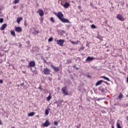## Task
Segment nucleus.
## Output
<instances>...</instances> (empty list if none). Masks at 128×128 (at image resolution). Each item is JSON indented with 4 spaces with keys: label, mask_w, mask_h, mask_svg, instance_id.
<instances>
[{
    "label": "nucleus",
    "mask_w": 128,
    "mask_h": 128,
    "mask_svg": "<svg viewBox=\"0 0 128 128\" xmlns=\"http://www.w3.org/2000/svg\"><path fill=\"white\" fill-rule=\"evenodd\" d=\"M42 72L46 75L50 74V69L48 68H44L43 69Z\"/></svg>",
    "instance_id": "obj_1"
},
{
    "label": "nucleus",
    "mask_w": 128,
    "mask_h": 128,
    "mask_svg": "<svg viewBox=\"0 0 128 128\" xmlns=\"http://www.w3.org/2000/svg\"><path fill=\"white\" fill-rule=\"evenodd\" d=\"M116 18L118 20H120L121 22H124L126 18L122 16V14H118L116 16Z\"/></svg>",
    "instance_id": "obj_2"
},
{
    "label": "nucleus",
    "mask_w": 128,
    "mask_h": 128,
    "mask_svg": "<svg viewBox=\"0 0 128 128\" xmlns=\"http://www.w3.org/2000/svg\"><path fill=\"white\" fill-rule=\"evenodd\" d=\"M56 42L58 46H62L64 42V40L60 39L59 40H57Z\"/></svg>",
    "instance_id": "obj_3"
},
{
    "label": "nucleus",
    "mask_w": 128,
    "mask_h": 128,
    "mask_svg": "<svg viewBox=\"0 0 128 128\" xmlns=\"http://www.w3.org/2000/svg\"><path fill=\"white\" fill-rule=\"evenodd\" d=\"M57 18H58V20H60L64 18V14L62 12H58L57 14Z\"/></svg>",
    "instance_id": "obj_4"
},
{
    "label": "nucleus",
    "mask_w": 128,
    "mask_h": 128,
    "mask_svg": "<svg viewBox=\"0 0 128 128\" xmlns=\"http://www.w3.org/2000/svg\"><path fill=\"white\" fill-rule=\"evenodd\" d=\"M62 91L64 96H68V90H66V86L62 88Z\"/></svg>",
    "instance_id": "obj_5"
},
{
    "label": "nucleus",
    "mask_w": 128,
    "mask_h": 128,
    "mask_svg": "<svg viewBox=\"0 0 128 128\" xmlns=\"http://www.w3.org/2000/svg\"><path fill=\"white\" fill-rule=\"evenodd\" d=\"M60 21L62 22H64V24H70V20H68V19H66V18H62Z\"/></svg>",
    "instance_id": "obj_6"
},
{
    "label": "nucleus",
    "mask_w": 128,
    "mask_h": 128,
    "mask_svg": "<svg viewBox=\"0 0 128 128\" xmlns=\"http://www.w3.org/2000/svg\"><path fill=\"white\" fill-rule=\"evenodd\" d=\"M37 12H38L40 16H44V10L41 9H39L37 11Z\"/></svg>",
    "instance_id": "obj_7"
},
{
    "label": "nucleus",
    "mask_w": 128,
    "mask_h": 128,
    "mask_svg": "<svg viewBox=\"0 0 128 128\" xmlns=\"http://www.w3.org/2000/svg\"><path fill=\"white\" fill-rule=\"evenodd\" d=\"M50 66L51 68H52L56 72H58L60 71V68H58V67H54L52 64Z\"/></svg>",
    "instance_id": "obj_8"
},
{
    "label": "nucleus",
    "mask_w": 128,
    "mask_h": 128,
    "mask_svg": "<svg viewBox=\"0 0 128 128\" xmlns=\"http://www.w3.org/2000/svg\"><path fill=\"white\" fill-rule=\"evenodd\" d=\"M15 30L17 32H22V28L18 26L15 28Z\"/></svg>",
    "instance_id": "obj_9"
},
{
    "label": "nucleus",
    "mask_w": 128,
    "mask_h": 128,
    "mask_svg": "<svg viewBox=\"0 0 128 128\" xmlns=\"http://www.w3.org/2000/svg\"><path fill=\"white\" fill-rule=\"evenodd\" d=\"M6 26H8V24L6 23L3 24L0 28V30H4L6 29Z\"/></svg>",
    "instance_id": "obj_10"
},
{
    "label": "nucleus",
    "mask_w": 128,
    "mask_h": 128,
    "mask_svg": "<svg viewBox=\"0 0 128 128\" xmlns=\"http://www.w3.org/2000/svg\"><path fill=\"white\" fill-rule=\"evenodd\" d=\"M94 60V58L88 56L86 60V62H90V61Z\"/></svg>",
    "instance_id": "obj_11"
},
{
    "label": "nucleus",
    "mask_w": 128,
    "mask_h": 128,
    "mask_svg": "<svg viewBox=\"0 0 128 128\" xmlns=\"http://www.w3.org/2000/svg\"><path fill=\"white\" fill-rule=\"evenodd\" d=\"M50 125V123L48 120H46L45 122L43 124L44 126L48 127V126Z\"/></svg>",
    "instance_id": "obj_12"
},
{
    "label": "nucleus",
    "mask_w": 128,
    "mask_h": 128,
    "mask_svg": "<svg viewBox=\"0 0 128 128\" xmlns=\"http://www.w3.org/2000/svg\"><path fill=\"white\" fill-rule=\"evenodd\" d=\"M29 66H31V68H32L36 66V62L34 61H31L29 62Z\"/></svg>",
    "instance_id": "obj_13"
},
{
    "label": "nucleus",
    "mask_w": 128,
    "mask_h": 128,
    "mask_svg": "<svg viewBox=\"0 0 128 128\" xmlns=\"http://www.w3.org/2000/svg\"><path fill=\"white\" fill-rule=\"evenodd\" d=\"M103 82H104V80H100L97 82L96 84V86H100V84H102Z\"/></svg>",
    "instance_id": "obj_14"
},
{
    "label": "nucleus",
    "mask_w": 128,
    "mask_h": 128,
    "mask_svg": "<svg viewBox=\"0 0 128 128\" xmlns=\"http://www.w3.org/2000/svg\"><path fill=\"white\" fill-rule=\"evenodd\" d=\"M70 6V4L68 2H66L64 4V6L65 8H68Z\"/></svg>",
    "instance_id": "obj_15"
},
{
    "label": "nucleus",
    "mask_w": 128,
    "mask_h": 128,
    "mask_svg": "<svg viewBox=\"0 0 128 128\" xmlns=\"http://www.w3.org/2000/svg\"><path fill=\"white\" fill-rule=\"evenodd\" d=\"M102 78L106 80H108V82H110V78L106 76H102Z\"/></svg>",
    "instance_id": "obj_16"
},
{
    "label": "nucleus",
    "mask_w": 128,
    "mask_h": 128,
    "mask_svg": "<svg viewBox=\"0 0 128 128\" xmlns=\"http://www.w3.org/2000/svg\"><path fill=\"white\" fill-rule=\"evenodd\" d=\"M21 20H22V18H17L16 22L18 24H20L21 22Z\"/></svg>",
    "instance_id": "obj_17"
},
{
    "label": "nucleus",
    "mask_w": 128,
    "mask_h": 128,
    "mask_svg": "<svg viewBox=\"0 0 128 128\" xmlns=\"http://www.w3.org/2000/svg\"><path fill=\"white\" fill-rule=\"evenodd\" d=\"M96 100L100 102V100H106V98H96Z\"/></svg>",
    "instance_id": "obj_18"
},
{
    "label": "nucleus",
    "mask_w": 128,
    "mask_h": 128,
    "mask_svg": "<svg viewBox=\"0 0 128 128\" xmlns=\"http://www.w3.org/2000/svg\"><path fill=\"white\" fill-rule=\"evenodd\" d=\"M124 98V95H122V94L121 93H120L119 94V96H118V98H119V100H120V98Z\"/></svg>",
    "instance_id": "obj_19"
},
{
    "label": "nucleus",
    "mask_w": 128,
    "mask_h": 128,
    "mask_svg": "<svg viewBox=\"0 0 128 128\" xmlns=\"http://www.w3.org/2000/svg\"><path fill=\"white\" fill-rule=\"evenodd\" d=\"M10 34L12 36H16V32H14V31L11 30Z\"/></svg>",
    "instance_id": "obj_20"
},
{
    "label": "nucleus",
    "mask_w": 128,
    "mask_h": 128,
    "mask_svg": "<svg viewBox=\"0 0 128 128\" xmlns=\"http://www.w3.org/2000/svg\"><path fill=\"white\" fill-rule=\"evenodd\" d=\"M52 100V95L50 94L47 97V100L48 102H50Z\"/></svg>",
    "instance_id": "obj_21"
},
{
    "label": "nucleus",
    "mask_w": 128,
    "mask_h": 128,
    "mask_svg": "<svg viewBox=\"0 0 128 128\" xmlns=\"http://www.w3.org/2000/svg\"><path fill=\"white\" fill-rule=\"evenodd\" d=\"M34 116V112H30L28 114V116Z\"/></svg>",
    "instance_id": "obj_22"
},
{
    "label": "nucleus",
    "mask_w": 128,
    "mask_h": 128,
    "mask_svg": "<svg viewBox=\"0 0 128 128\" xmlns=\"http://www.w3.org/2000/svg\"><path fill=\"white\" fill-rule=\"evenodd\" d=\"M78 40H77L76 42H74V41H72L71 42L72 44H78Z\"/></svg>",
    "instance_id": "obj_23"
},
{
    "label": "nucleus",
    "mask_w": 128,
    "mask_h": 128,
    "mask_svg": "<svg viewBox=\"0 0 128 128\" xmlns=\"http://www.w3.org/2000/svg\"><path fill=\"white\" fill-rule=\"evenodd\" d=\"M50 22H56V20H54V17H51L50 18Z\"/></svg>",
    "instance_id": "obj_24"
},
{
    "label": "nucleus",
    "mask_w": 128,
    "mask_h": 128,
    "mask_svg": "<svg viewBox=\"0 0 128 128\" xmlns=\"http://www.w3.org/2000/svg\"><path fill=\"white\" fill-rule=\"evenodd\" d=\"M52 40H54V38L52 37H51V38H48V42H52Z\"/></svg>",
    "instance_id": "obj_25"
},
{
    "label": "nucleus",
    "mask_w": 128,
    "mask_h": 128,
    "mask_svg": "<svg viewBox=\"0 0 128 128\" xmlns=\"http://www.w3.org/2000/svg\"><path fill=\"white\" fill-rule=\"evenodd\" d=\"M101 92H106V88H101Z\"/></svg>",
    "instance_id": "obj_26"
},
{
    "label": "nucleus",
    "mask_w": 128,
    "mask_h": 128,
    "mask_svg": "<svg viewBox=\"0 0 128 128\" xmlns=\"http://www.w3.org/2000/svg\"><path fill=\"white\" fill-rule=\"evenodd\" d=\"M49 114V112H48V109H46L45 110V114L48 116V114Z\"/></svg>",
    "instance_id": "obj_27"
},
{
    "label": "nucleus",
    "mask_w": 128,
    "mask_h": 128,
    "mask_svg": "<svg viewBox=\"0 0 128 128\" xmlns=\"http://www.w3.org/2000/svg\"><path fill=\"white\" fill-rule=\"evenodd\" d=\"M92 28H96V25L92 24L91 25Z\"/></svg>",
    "instance_id": "obj_28"
},
{
    "label": "nucleus",
    "mask_w": 128,
    "mask_h": 128,
    "mask_svg": "<svg viewBox=\"0 0 128 128\" xmlns=\"http://www.w3.org/2000/svg\"><path fill=\"white\" fill-rule=\"evenodd\" d=\"M30 70H32V72H35V74H38V72L36 70H33L32 68H31Z\"/></svg>",
    "instance_id": "obj_29"
},
{
    "label": "nucleus",
    "mask_w": 128,
    "mask_h": 128,
    "mask_svg": "<svg viewBox=\"0 0 128 128\" xmlns=\"http://www.w3.org/2000/svg\"><path fill=\"white\" fill-rule=\"evenodd\" d=\"M0 24H2V22H4V18H0Z\"/></svg>",
    "instance_id": "obj_30"
},
{
    "label": "nucleus",
    "mask_w": 128,
    "mask_h": 128,
    "mask_svg": "<svg viewBox=\"0 0 128 128\" xmlns=\"http://www.w3.org/2000/svg\"><path fill=\"white\" fill-rule=\"evenodd\" d=\"M14 4H18L20 2V0H14Z\"/></svg>",
    "instance_id": "obj_31"
},
{
    "label": "nucleus",
    "mask_w": 128,
    "mask_h": 128,
    "mask_svg": "<svg viewBox=\"0 0 128 128\" xmlns=\"http://www.w3.org/2000/svg\"><path fill=\"white\" fill-rule=\"evenodd\" d=\"M64 102V100H60L58 103L60 104H62Z\"/></svg>",
    "instance_id": "obj_32"
},
{
    "label": "nucleus",
    "mask_w": 128,
    "mask_h": 128,
    "mask_svg": "<svg viewBox=\"0 0 128 128\" xmlns=\"http://www.w3.org/2000/svg\"><path fill=\"white\" fill-rule=\"evenodd\" d=\"M54 126H58V122H56V121H54Z\"/></svg>",
    "instance_id": "obj_33"
},
{
    "label": "nucleus",
    "mask_w": 128,
    "mask_h": 128,
    "mask_svg": "<svg viewBox=\"0 0 128 128\" xmlns=\"http://www.w3.org/2000/svg\"><path fill=\"white\" fill-rule=\"evenodd\" d=\"M70 62H72V61L71 60H67V64H70Z\"/></svg>",
    "instance_id": "obj_34"
},
{
    "label": "nucleus",
    "mask_w": 128,
    "mask_h": 128,
    "mask_svg": "<svg viewBox=\"0 0 128 128\" xmlns=\"http://www.w3.org/2000/svg\"><path fill=\"white\" fill-rule=\"evenodd\" d=\"M80 126H81L80 124H78L76 126V128H80Z\"/></svg>",
    "instance_id": "obj_35"
},
{
    "label": "nucleus",
    "mask_w": 128,
    "mask_h": 128,
    "mask_svg": "<svg viewBox=\"0 0 128 128\" xmlns=\"http://www.w3.org/2000/svg\"><path fill=\"white\" fill-rule=\"evenodd\" d=\"M121 6H124V1H122L120 2Z\"/></svg>",
    "instance_id": "obj_36"
},
{
    "label": "nucleus",
    "mask_w": 128,
    "mask_h": 128,
    "mask_svg": "<svg viewBox=\"0 0 128 128\" xmlns=\"http://www.w3.org/2000/svg\"><path fill=\"white\" fill-rule=\"evenodd\" d=\"M39 90H44L42 88V86H40L38 88Z\"/></svg>",
    "instance_id": "obj_37"
},
{
    "label": "nucleus",
    "mask_w": 128,
    "mask_h": 128,
    "mask_svg": "<svg viewBox=\"0 0 128 128\" xmlns=\"http://www.w3.org/2000/svg\"><path fill=\"white\" fill-rule=\"evenodd\" d=\"M80 50H84V46H82L80 48Z\"/></svg>",
    "instance_id": "obj_38"
},
{
    "label": "nucleus",
    "mask_w": 128,
    "mask_h": 128,
    "mask_svg": "<svg viewBox=\"0 0 128 128\" xmlns=\"http://www.w3.org/2000/svg\"><path fill=\"white\" fill-rule=\"evenodd\" d=\"M20 86H23V88H24V84L22 83V84H20Z\"/></svg>",
    "instance_id": "obj_39"
},
{
    "label": "nucleus",
    "mask_w": 128,
    "mask_h": 128,
    "mask_svg": "<svg viewBox=\"0 0 128 128\" xmlns=\"http://www.w3.org/2000/svg\"><path fill=\"white\" fill-rule=\"evenodd\" d=\"M4 82V80H0V84H2Z\"/></svg>",
    "instance_id": "obj_40"
},
{
    "label": "nucleus",
    "mask_w": 128,
    "mask_h": 128,
    "mask_svg": "<svg viewBox=\"0 0 128 128\" xmlns=\"http://www.w3.org/2000/svg\"><path fill=\"white\" fill-rule=\"evenodd\" d=\"M54 14L56 16H58V13H56V12H54Z\"/></svg>",
    "instance_id": "obj_41"
},
{
    "label": "nucleus",
    "mask_w": 128,
    "mask_h": 128,
    "mask_svg": "<svg viewBox=\"0 0 128 128\" xmlns=\"http://www.w3.org/2000/svg\"><path fill=\"white\" fill-rule=\"evenodd\" d=\"M35 32H36V34H40V32L39 31L36 30Z\"/></svg>",
    "instance_id": "obj_42"
},
{
    "label": "nucleus",
    "mask_w": 128,
    "mask_h": 128,
    "mask_svg": "<svg viewBox=\"0 0 128 128\" xmlns=\"http://www.w3.org/2000/svg\"><path fill=\"white\" fill-rule=\"evenodd\" d=\"M2 124V120H0V124Z\"/></svg>",
    "instance_id": "obj_43"
},
{
    "label": "nucleus",
    "mask_w": 128,
    "mask_h": 128,
    "mask_svg": "<svg viewBox=\"0 0 128 128\" xmlns=\"http://www.w3.org/2000/svg\"><path fill=\"white\" fill-rule=\"evenodd\" d=\"M76 65L74 64V66H72V68H76Z\"/></svg>",
    "instance_id": "obj_44"
},
{
    "label": "nucleus",
    "mask_w": 128,
    "mask_h": 128,
    "mask_svg": "<svg viewBox=\"0 0 128 128\" xmlns=\"http://www.w3.org/2000/svg\"><path fill=\"white\" fill-rule=\"evenodd\" d=\"M60 104V103L58 102V104H57V106H60V104Z\"/></svg>",
    "instance_id": "obj_45"
},
{
    "label": "nucleus",
    "mask_w": 128,
    "mask_h": 128,
    "mask_svg": "<svg viewBox=\"0 0 128 128\" xmlns=\"http://www.w3.org/2000/svg\"><path fill=\"white\" fill-rule=\"evenodd\" d=\"M78 68H78V67H76V70H78Z\"/></svg>",
    "instance_id": "obj_46"
},
{
    "label": "nucleus",
    "mask_w": 128,
    "mask_h": 128,
    "mask_svg": "<svg viewBox=\"0 0 128 128\" xmlns=\"http://www.w3.org/2000/svg\"><path fill=\"white\" fill-rule=\"evenodd\" d=\"M112 128H114V125H113V124L112 125Z\"/></svg>",
    "instance_id": "obj_47"
},
{
    "label": "nucleus",
    "mask_w": 128,
    "mask_h": 128,
    "mask_svg": "<svg viewBox=\"0 0 128 128\" xmlns=\"http://www.w3.org/2000/svg\"><path fill=\"white\" fill-rule=\"evenodd\" d=\"M78 8H80V6H78Z\"/></svg>",
    "instance_id": "obj_48"
},
{
    "label": "nucleus",
    "mask_w": 128,
    "mask_h": 128,
    "mask_svg": "<svg viewBox=\"0 0 128 128\" xmlns=\"http://www.w3.org/2000/svg\"><path fill=\"white\" fill-rule=\"evenodd\" d=\"M88 78H90V76L88 75Z\"/></svg>",
    "instance_id": "obj_49"
},
{
    "label": "nucleus",
    "mask_w": 128,
    "mask_h": 128,
    "mask_svg": "<svg viewBox=\"0 0 128 128\" xmlns=\"http://www.w3.org/2000/svg\"><path fill=\"white\" fill-rule=\"evenodd\" d=\"M49 80H52V78H50Z\"/></svg>",
    "instance_id": "obj_50"
},
{
    "label": "nucleus",
    "mask_w": 128,
    "mask_h": 128,
    "mask_svg": "<svg viewBox=\"0 0 128 128\" xmlns=\"http://www.w3.org/2000/svg\"><path fill=\"white\" fill-rule=\"evenodd\" d=\"M58 102H54V104H58Z\"/></svg>",
    "instance_id": "obj_51"
},
{
    "label": "nucleus",
    "mask_w": 128,
    "mask_h": 128,
    "mask_svg": "<svg viewBox=\"0 0 128 128\" xmlns=\"http://www.w3.org/2000/svg\"><path fill=\"white\" fill-rule=\"evenodd\" d=\"M20 46H22V44H20L19 46L20 48Z\"/></svg>",
    "instance_id": "obj_52"
},
{
    "label": "nucleus",
    "mask_w": 128,
    "mask_h": 128,
    "mask_svg": "<svg viewBox=\"0 0 128 128\" xmlns=\"http://www.w3.org/2000/svg\"><path fill=\"white\" fill-rule=\"evenodd\" d=\"M44 62H46V60H44Z\"/></svg>",
    "instance_id": "obj_53"
},
{
    "label": "nucleus",
    "mask_w": 128,
    "mask_h": 128,
    "mask_svg": "<svg viewBox=\"0 0 128 128\" xmlns=\"http://www.w3.org/2000/svg\"><path fill=\"white\" fill-rule=\"evenodd\" d=\"M118 6H120V4H118Z\"/></svg>",
    "instance_id": "obj_54"
},
{
    "label": "nucleus",
    "mask_w": 128,
    "mask_h": 128,
    "mask_svg": "<svg viewBox=\"0 0 128 128\" xmlns=\"http://www.w3.org/2000/svg\"><path fill=\"white\" fill-rule=\"evenodd\" d=\"M13 44H11L12 46Z\"/></svg>",
    "instance_id": "obj_55"
},
{
    "label": "nucleus",
    "mask_w": 128,
    "mask_h": 128,
    "mask_svg": "<svg viewBox=\"0 0 128 128\" xmlns=\"http://www.w3.org/2000/svg\"><path fill=\"white\" fill-rule=\"evenodd\" d=\"M92 4H91V5H92Z\"/></svg>",
    "instance_id": "obj_56"
}]
</instances>
